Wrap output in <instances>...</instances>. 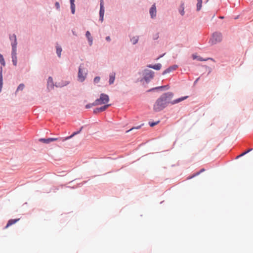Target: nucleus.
I'll list each match as a JSON object with an SVG mask.
<instances>
[{"label":"nucleus","instance_id":"f257e3e1","mask_svg":"<svg viewBox=\"0 0 253 253\" xmlns=\"http://www.w3.org/2000/svg\"><path fill=\"white\" fill-rule=\"evenodd\" d=\"M173 93L167 92L163 94L158 98L154 105L153 109L155 111L159 112L164 109L169 103L174 104L186 99L188 96H184L171 101Z\"/></svg>","mask_w":253,"mask_h":253},{"label":"nucleus","instance_id":"f03ea898","mask_svg":"<svg viewBox=\"0 0 253 253\" xmlns=\"http://www.w3.org/2000/svg\"><path fill=\"white\" fill-rule=\"evenodd\" d=\"M96 104L100 105L102 104H105L107 103L109 101V96L104 93H101L100 95L99 98L96 99Z\"/></svg>","mask_w":253,"mask_h":253},{"label":"nucleus","instance_id":"7ed1b4c3","mask_svg":"<svg viewBox=\"0 0 253 253\" xmlns=\"http://www.w3.org/2000/svg\"><path fill=\"white\" fill-rule=\"evenodd\" d=\"M87 75V71L85 70L84 71L82 69V66H80L79 69V72L78 75V81L83 82L84 81L86 76Z\"/></svg>","mask_w":253,"mask_h":253},{"label":"nucleus","instance_id":"20e7f679","mask_svg":"<svg viewBox=\"0 0 253 253\" xmlns=\"http://www.w3.org/2000/svg\"><path fill=\"white\" fill-rule=\"evenodd\" d=\"M222 40V35L220 33H214L212 35V38L211 39V42L212 44H215L218 42H221Z\"/></svg>","mask_w":253,"mask_h":253},{"label":"nucleus","instance_id":"39448f33","mask_svg":"<svg viewBox=\"0 0 253 253\" xmlns=\"http://www.w3.org/2000/svg\"><path fill=\"white\" fill-rule=\"evenodd\" d=\"M144 79L146 82H148L150 79H152L154 75V72L151 70H146Z\"/></svg>","mask_w":253,"mask_h":253},{"label":"nucleus","instance_id":"423d86ee","mask_svg":"<svg viewBox=\"0 0 253 253\" xmlns=\"http://www.w3.org/2000/svg\"><path fill=\"white\" fill-rule=\"evenodd\" d=\"M100 8L99 11L100 20L102 22L103 21V17L104 14V1L103 0H100Z\"/></svg>","mask_w":253,"mask_h":253},{"label":"nucleus","instance_id":"0eeeda50","mask_svg":"<svg viewBox=\"0 0 253 253\" xmlns=\"http://www.w3.org/2000/svg\"><path fill=\"white\" fill-rule=\"evenodd\" d=\"M111 104H105L103 106H102L99 108H97L95 109L93 111V113L95 114L98 113L99 112H103L107 109L109 106H110Z\"/></svg>","mask_w":253,"mask_h":253},{"label":"nucleus","instance_id":"6e6552de","mask_svg":"<svg viewBox=\"0 0 253 253\" xmlns=\"http://www.w3.org/2000/svg\"><path fill=\"white\" fill-rule=\"evenodd\" d=\"M12 62L14 66L17 65V56H16V48L15 47L12 49Z\"/></svg>","mask_w":253,"mask_h":253},{"label":"nucleus","instance_id":"1a4fd4ad","mask_svg":"<svg viewBox=\"0 0 253 253\" xmlns=\"http://www.w3.org/2000/svg\"><path fill=\"white\" fill-rule=\"evenodd\" d=\"M149 12H150L151 18H153L156 16L157 11H156V7L155 4H153L152 6V7H151Z\"/></svg>","mask_w":253,"mask_h":253},{"label":"nucleus","instance_id":"9d476101","mask_svg":"<svg viewBox=\"0 0 253 253\" xmlns=\"http://www.w3.org/2000/svg\"><path fill=\"white\" fill-rule=\"evenodd\" d=\"M58 139V138H49L47 139L41 138L40 141L43 142L44 143H49L51 142L56 141Z\"/></svg>","mask_w":253,"mask_h":253},{"label":"nucleus","instance_id":"9b49d317","mask_svg":"<svg viewBox=\"0 0 253 253\" xmlns=\"http://www.w3.org/2000/svg\"><path fill=\"white\" fill-rule=\"evenodd\" d=\"M10 39L11 41H13V42L11 43L12 45V49L13 48L15 47L16 48V45H17V40H16V36L15 34L12 35V36H10Z\"/></svg>","mask_w":253,"mask_h":253},{"label":"nucleus","instance_id":"f8f14e48","mask_svg":"<svg viewBox=\"0 0 253 253\" xmlns=\"http://www.w3.org/2000/svg\"><path fill=\"white\" fill-rule=\"evenodd\" d=\"M177 68V65H174L171 67H169V68L167 69L166 70H165L163 73V75H165L167 73H170L171 71L176 70V69Z\"/></svg>","mask_w":253,"mask_h":253},{"label":"nucleus","instance_id":"ddd939ff","mask_svg":"<svg viewBox=\"0 0 253 253\" xmlns=\"http://www.w3.org/2000/svg\"><path fill=\"white\" fill-rule=\"evenodd\" d=\"M147 67L149 68H150L154 69L156 70H159L161 69V68L162 67V65L160 63H158L154 65H152L149 64V65H147Z\"/></svg>","mask_w":253,"mask_h":253},{"label":"nucleus","instance_id":"4468645a","mask_svg":"<svg viewBox=\"0 0 253 253\" xmlns=\"http://www.w3.org/2000/svg\"><path fill=\"white\" fill-rule=\"evenodd\" d=\"M19 218H18V219H10L8 220L7 223V225H6L5 226V228H7L8 227H9L10 226L15 224V223H16L19 220Z\"/></svg>","mask_w":253,"mask_h":253},{"label":"nucleus","instance_id":"2eb2a0df","mask_svg":"<svg viewBox=\"0 0 253 253\" xmlns=\"http://www.w3.org/2000/svg\"><path fill=\"white\" fill-rule=\"evenodd\" d=\"M85 35H86V37L87 38L88 41L89 42V45H91L92 44L93 40H92V38L91 36V34H90V32L89 31H87L86 32Z\"/></svg>","mask_w":253,"mask_h":253},{"label":"nucleus","instance_id":"dca6fc26","mask_svg":"<svg viewBox=\"0 0 253 253\" xmlns=\"http://www.w3.org/2000/svg\"><path fill=\"white\" fill-rule=\"evenodd\" d=\"M109 77V84H113L115 79V73H112L110 74Z\"/></svg>","mask_w":253,"mask_h":253},{"label":"nucleus","instance_id":"f3484780","mask_svg":"<svg viewBox=\"0 0 253 253\" xmlns=\"http://www.w3.org/2000/svg\"><path fill=\"white\" fill-rule=\"evenodd\" d=\"M197 10L199 11L202 7V0H197Z\"/></svg>","mask_w":253,"mask_h":253},{"label":"nucleus","instance_id":"a211bd4d","mask_svg":"<svg viewBox=\"0 0 253 253\" xmlns=\"http://www.w3.org/2000/svg\"><path fill=\"white\" fill-rule=\"evenodd\" d=\"M62 52V48L61 47L57 45L56 46V53L58 56V57H60L61 54Z\"/></svg>","mask_w":253,"mask_h":253},{"label":"nucleus","instance_id":"6ab92c4d","mask_svg":"<svg viewBox=\"0 0 253 253\" xmlns=\"http://www.w3.org/2000/svg\"><path fill=\"white\" fill-rule=\"evenodd\" d=\"M2 69L1 67L0 68V89H1L2 85Z\"/></svg>","mask_w":253,"mask_h":253},{"label":"nucleus","instance_id":"aec40b11","mask_svg":"<svg viewBox=\"0 0 253 253\" xmlns=\"http://www.w3.org/2000/svg\"><path fill=\"white\" fill-rule=\"evenodd\" d=\"M80 131H77V132H74L71 135L69 136H68L65 138H64L62 140L63 141H65V140H68V139H69L71 138H72L74 135L79 133Z\"/></svg>","mask_w":253,"mask_h":253},{"label":"nucleus","instance_id":"412c9836","mask_svg":"<svg viewBox=\"0 0 253 253\" xmlns=\"http://www.w3.org/2000/svg\"><path fill=\"white\" fill-rule=\"evenodd\" d=\"M47 84L48 86L50 85L51 87H53V79L51 77H49L48 79Z\"/></svg>","mask_w":253,"mask_h":253},{"label":"nucleus","instance_id":"4be33fe9","mask_svg":"<svg viewBox=\"0 0 253 253\" xmlns=\"http://www.w3.org/2000/svg\"><path fill=\"white\" fill-rule=\"evenodd\" d=\"M71 3V9L72 14H74L75 12V5L74 2H70Z\"/></svg>","mask_w":253,"mask_h":253},{"label":"nucleus","instance_id":"5701e85b","mask_svg":"<svg viewBox=\"0 0 253 253\" xmlns=\"http://www.w3.org/2000/svg\"><path fill=\"white\" fill-rule=\"evenodd\" d=\"M96 103V102L95 101L92 103H89V104H87L86 106H85V108L88 109V108H90L93 106H97V104H95Z\"/></svg>","mask_w":253,"mask_h":253},{"label":"nucleus","instance_id":"b1692460","mask_svg":"<svg viewBox=\"0 0 253 253\" xmlns=\"http://www.w3.org/2000/svg\"><path fill=\"white\" fill-rule=\"evenodd\" d=\"M138 41V37H133V38H132L131 39V42L134 44L136 43Z\"/></svg>","mask_w":253,"mask_h":253},{"label":"nucleus","instance_id":"393cba45","mask_svg":"<svg viewBox=\"0 0 253 253\" xmlns=\"http://www.w3.org/2000/svg\"><path fill=\"white\" fill-rule=\"evenodd\" d=\"M0 63L3 66H5V61H4V58L3 57V56L1 54H0Z\"/></svg>","mask_w":253,"mask_h":253},{"label":"nucleus","instance_id":"a878e982","mask_svg":"<svg viewBox=\"0 0 253 253\" xmlns=\"http://www.w3.org/2000/svg\"><path fill=\"white\" fill-rule=\"evenodd\" d=\"M24 84H21L19 85L17 88V91L18 90H22L24 88Z\"/></svg>","mask_w":253,"mask_h":253},{"label":"nucleus","instance_id":"bb28decb","mask_svg":"<svg viewBox=\"0 0 253 253\" xmlns=\"http://www.w3.org/2000/svg\"><path fill=\"white\" fill-rule=\"evenodd\" d=\"M205 171V169H202L199 172H197L196 173H195V174H194L192 176L190 177L189 178H191L196 175H199L201 172H203V171Z\"/></svg>","mask_w":253,"mask_h":253},{"label":"nucleus","instance_id":"cd10ccee","mask_svg":"<svg viewBox=\"0 0 253 253\" xmlns=\"http://www.w3.org/2000/svg\"><path fill=\"white\" fill-rule=\"evenodd\" d=\"M100 80V77H96L94 79V83L95 84H97V83H99V82Z\"/></svg>","mask_w":253,"mask_h":253},{"label":"nucleus","instance_id":"c85d7f7f","mask_svg":"<svg viewBox=\"0 0 253 253\" xmlns=\"http://www.w3.org/2000/svg\"><path fill=\"white\" fill-rule=\"evenodd\" d=\"M252 149H249L248 150H247V151L243 153L242 154H241V155H240L239 156H237V158H239L240 157H241V156H244V155L246 154L247 153H248V152H249L250 151H251Z\"/></svg>","mask_w":253,"mask_h":253},{"label":"nucleus","instance_id":"c756f323","mask_svg":"<svg viewBox=\"0 0 253 253\" xmlns=\"http://www.w3.org/2000/svg\"><path fill=\"white\" fill-rule=\"evenodd\" d=\"M159 123V122H155V123H149V125L151 126H154L155 125H157Z\"/></svg>","mask_w":253,"mask_h":253},{"label":"nucleus","instance_id":"7c9ffc66","mask_svg":"<svg viewBox=\"0 0 253 253\" xmlns=\"http://www.w3.org/2000/svg\"><path fill=\"white\" fill-rule=\"evenodd\" d=\"M182 10L180 11V13L182 15H183L184 14V7L183 5L181 6Z\"/></svg>","mask_w":253,"mask_h":253},{"label":"nucleus","instance_id":"2f4dec72","mask_svg":"<svg viewBox=\"0 0 253 253\" xmlns=\"http://www.w3.org/2000/svg\"><path fill=\"white\" fill-rule=\"evenodd\" d=\"M140 127V126H138L136 127H132L131 129H130L129 130H127L126 132L130 131V130H132L133 129H139Z\"/></svg>","mask_w":253,"mask_h":253},{"label":"nucleus","instance_id":"473e14b6","mask_svg":"<svg viewBox=\"0 0 253 253\" xmlns=\"http://www.w3.org/2000/svg\"><path fill=\"white\" fill-rule=\"evenodd\" d=\"M55 6H56V8H57V9H59V7H60V5H59V2H56V3H55Z\"/></svg>","mask_w":253,"mask_h":253},{"label":"nucleus","instance_id":"72a5a7b5","mask_svg":"<svg viewBox=\"0 0 253 253\" xmlns=\"http://www.w3.org/2000/svg\"><path fill=\"white\" fill-rule=\"evenodd\" d=\"M165 87V86H160V87H156V88H155V89H158V88H162V87ZM153 89H154V88H153L152 89L149 90V91H150L151 90H153Z\"/></svg>","mask_w":253,"mask_h":253},{"label":"nucleus","instance_id":"f704fd0d","mask_svg":"<svg viewBox=\"0 0 253 253\" xmlns=\"http://www.w3.org/2000/svg\"><path fill=\"white\" fill-rule=\"evenodd\" d=\"M198 60L200 61H206V60L203 59L202 57H198Z\"/></svg>","mask_w":253,"mask_h":253},{"label":"nucleus","instance_id":"c9c22d12","mask_svg":"<svg viewBox=\"0 0 253 253\" xmlns=\"http://www.w3.org/2000/svg\"><path fill=\"white\" fill-rule=\"evenodd\" d=\"M106 40H107V41H109L110 40V37H107L106 38Z\"/></svg>","mask_w":253,"mask_h":253},{"label":"nucleus","instance_id":"e433bc0d","mask_svg":"<svg viewBox=\"0 0 253 253\" xmlns=\"http://www.w3.org/2000/svg\"><path fill=\"white\" fill-rule=\"evenodd\" d=\"M199 78H198V79L196 80V81L195 82V83H196L197 82H198V80H199Z\"/></svg>","mask_w":253,"mask_h":253},{"label":"nucleus","instance_id":"4c0bfd02","mask_svg":"<svg viewBox=\"0 0 253 253\" xmlns=\"http://www.w3.org/2000/svg\"><path fill=\"white\" fill-rule=\"evenodd\" d=\"M70 2H74V0H70Z\"/></svg>","mask_w":253,"mask_h":253},{"label":"nucleus","instance_id":"58836bf2","mask_svg":"<svg viewBox=\"0 0 253 253\" xmlns=\"http://www.w3.org/2000/svg\"><path fill=\"white\" fill-rule=\"evenodd\" d=\"M196 57L195 56H193V59H196Z\"/></svg>","mask_w":253,"mask_h":253},{"label":"nucleus","instance_id":"ea45409f","mask_svg":"<svg viewBox=\"0 0 253 253\" xmlns=\"http://www.w3.org/2000/svg\"><path fill=\"white\" fill-rule=\"evenodd\" d=\"M220 18H221V19H223V17L220 16Z\"/></svg>","mask_w":253,"mask_h":253}]
</instances>
